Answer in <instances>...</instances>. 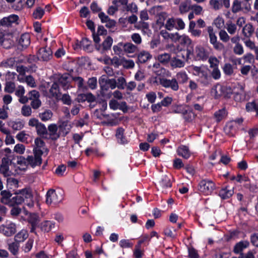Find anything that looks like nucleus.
<instances>
[{
  "instance_id": "1",
  "label": "nucleus",
  "mask_w": 258,
  "mask_h": 258,
  "mask_svg": "<svg viewBox=\"0 0 258 258\" xmlns=\"http://www.w3.org/2000/svg\"><path fill=\"white\" fill-rule=\"evenodd\" d=\"M189 71L198 77V81L204 86L209 85L212 81L208 68L203 65L196 66L191 65L189 67Z\"/></svg>"
},
{
  "instance_id": "2",
  "label": "nucleus",
  "mask_w": 258,
  "mask_h": 258,
  "mask_svg": "<svg viewBox=\"0 0 258 258\" xmlns=\"http://www.w3.org/2000/svg\"><path fill=\"white\" fill-rule=\"evenodd\" d=\"M215 187V184L213 181L207 179L201 180L198 184L199 192L206 196L211 195Z\"/></svg>"
},
{
  "instance_id": "3",
  "label": "nucleus",
  "mask_w": 258,
  "mask_h": 258,
  "mask_svg": "<svg viewBox=\"0 0 258 258\" xmlns=\"http://www.w3.org/2000/svg\"><path fill=\"white\" fill-rule=\"evenodd\" d=\"M232 93L230 88L217 84L213 86L211 91V95L215 98H218L220 96H227Z\"/></svg>"
},
{
  "instance_id": "4",
  "label": "nucleus",
  "mask_w": 258,
  "mask_h": 258,
  "mask_svg": "<svg viewBox=\"0 0 258 258\" xmlns=\"http://www.w3.org/2000/svg\"><path fill=\"white\" fill-rule=\"evenodd\" d=\"M46 203L48 205L57 204L63 199L62 194L60 191H56L53 189H49L46 195Z\"/></svg>"
},
{
  "instance_id": "5",
  "label": "nucleus",
  "mask_w": 258,
  "mask_h": 258,
  "mask_svg": "<svg viewBox=\"0 0 258 258\" xmlns=\"http://www.w3.org/2000/svg\"><path fill=\"white\" fill-rule=\"evenodd\" d=\"M207 32L209 34L210 42L213 47L217 50L222 51L224 49V45L222 43L218 41L217 37L212 26L207 27Z\"/></svg>"
},
{
  "instance_id": "6",
  "label": "nucleus",
  "mask_w": 258,
  "mask_h": 258,
  "mask_svg": "<svg viewBox=\"0 0 258 258\" xmlns=\"http://www.w3.org/2000/svg\"><path fill=\"white\" fill-rule=\"evenodd\" d=\"M42 152L40 150H36L34 154L27 157L28 165L34 168L36 166H40L42 163L41 155Z\"/></svg>"
},
{
  "instance_id": "7",
  "label": "nucleus",
  "mask_w": 258,
  "mask_h": 258,
  "mask_svg": "<svg viewBox=\"0 0 258 258\" xmlns=\"http://www.w3.org/2000/svg\"><path fill=\"white\" fill-rule=\"evenodd\" d=\"M160 84L166 88H170L174 91H176L179 89V85L177 81L175 78L171 80L164 78H159Z\"/></svg>"
},
{
  "instance_id": "8",
  "label": "nucleus",
  "mask_w": 258,
  "mask_h": 258,
  "mask_svg": "<svg viewBox=\"0 0 258 258\" xmlns=\"http://www.w3.org/2000/svg\"><path fill=\"white\" fill-rule=\"evenodd\" d=\"M17 192L23 200V203L25 202L26 204L30 208L33 207L34 202L32 200V195L30 190L24 188L17 190Z\"/></svg>"
},
{
  "instance_id": "9",
  "label": "nucleus",
  "mask_w": 258,
  "mask_h": 258,
  "mask_svg": "<svg viewBox=\"0 0 258 258\" xmlns=\"http://www.w3.org/2000/svg\"><path fill=\"white\" fill-rule=\"evenodd\" d=\"M11 163L8 157H4L0 165V173L5 177H9L12 174L9 166Z\"/></svg>"
},
{
  "instance_id": "10",
  "label": "nucleus",
  "mask_w": 258,
  "mask_h": 258,
  "mask_svg": "<svg viewBox=\"0 0 258 258\" xmlns=\"http://www.w3.org/2000/svg\"><path fill=\"white\" fill-rule=\"evenodd\" d=\"M52 52L49 47H43L39 50L38 58L42 61H47L52 57Z\"/></svg>"
},
{
  "instance_id": "11",
  "label": "nucleus",
  "mask_w": 258,
  "mask_h": 258,
  "mask_svg": "<svg viewBox=\"0 0 258 258\" xmlns=\"http://www.w3.org/2000/svg\"><path fill=\"white\" fill-rule=\"evenodd\" d=\"M158 188L162 192L171 186L170 178L166 175H162L160 178L158 183Z\"/></svg>"
},
{
  "instance_id": "12",
  "label": "nucleus",
  "mask_w": 258,
  "mask_h": 258,
  "mask_svg": "<svg viewBox=\"0 0 258 258\" xmlns=\"http://www.w3.org/2000/svg\"><path fill=\"white\" fill-rule=\"evenodd\" d=\"M29 166L26 158L20 156L18 158L17 161L16 169L18 173H21V171H25Z\"/></svg>"
},
{
  "instance_id": "13",
  "label": "nucleus",
  "mask_w": 258,
  "mask_h": 258,
  "mask_svg": "<svg viewBox=\"0 0 258 258\" xmlns=\"http://www.w3.org/2000/svg\"><path fill=\"white\" fill-rule=\"evenodd\" d=\"M73 77L71 75L69 74H63L59 78L58 82L64 90H67L69 89Z\"/></svg>"
},
{
  "instance_id": "14",
  "label": "nucleus",
  "mask_w": 258,
  "mask_h": 258,
  "mask_svg": "<svg viewBox=\"0 0 258 258\" xmlns=\"http://www.w3.org/2000/svg\"><path fill=\"white\" fill-rule=\"evenodd\" d=\"M23 213L25 217L23 218V220H27L30 224L32 226H34L38 224V216L35 214H29L28 212L26 211L24 208L23 209Z\"/></svg>"
},
{
  "instance_id": "15",
  "label": "nucleus",
  "mask_w": 258,
  "mask_h": 258,
  "mask_svg": "<svg viewBox=\"0 0 258 258\" xmlns=\"http://www.w3.org/2000/svg\"><path fill=\"white\" fill-rule=\"evenodd\" d=\"M59 128L56 124L52 123L48 126V131L49 135L52 140H56L60 136V131H58Z\"/></svg>"
},
{
  "instance_id": "16",
  "label": "nucleus",
  "mask_w": 258,
  "mask_h": 258,
  "mask_svg": "<svg viewBox=\"0 0 258 258\" xmlns=\"http://www.w3.org/2000/svg\"><path fill=\"white\" fill-rule=\"evenodd\" d=\"M138 51V47L136 45L131 42L124 43V51L125 54H134Z\"/></svg>"
},
{
  "instance_id": "17",
  "label": "nucleus",
  "mask_w": 258,
  "mask_h": 258,
  "mask_svg": "<svg viewBox=\"0 0 258 258\" xmlns=\"http://www.w3.org/2000/svg\"><path fill=\"white\" fill-rule=\"evenodd\" d=\"M19 19V17L16 15H11L7 17H5L0 20L2 26H8L12 23L16 22Z\"/></svg>"
},
{
  "instance_id": "18",
  "label": "nucleus",
  "mask_w": 258,
  "mask_h": 258,
  "mask_svg": "<svg viewBox=\"0 0 258 258\" xmlns=\"http://www.w3.org/2000/svg\"><path fill=\"white\" fill-rule=\"evenodd\" d=\"M237 126L235 125V122L230 121L228 122L224 128L226 134L230 136H233L235 133Z\"/></svg>"
},
{
  "instance_id": "19",
  "label": "nucleus",
  "mask_w": 258,
  "mask_h": 258,
  "mask_svg": "<svg viewBox=\"0 0 258 258\" xmlns=\"http://www.w3.org/2000/svg\"><path fill=\"white\" fill-rule=\"evenodd\" d=\"M17 79L21 83L26 82L27 85L31 88H35L36 87L35 81L31 76H27L25 78L17 76Z\"/></svg>"
},
{
  "instance_id": "20",
  "label": "nucleus",
  "mask_w": 258,
  "mask_h": 258,
  "mask_svg": "<svg viewBox=\"0 0 258 258\" xmlns=\"http://www.w3.org/2000/svg\"><path fill=\"white\" fill-rule=\"evenodd\" d=\"M124 130L122 127H119L116 130L115 136L117 139V142L120 144H125L127 143V141L124 136Z\"/></svg>"
},
{
  "instance_id": "21",
  "label": "nucleus",
  "mask_w": 258,
  "mask_h": 258,
  "mask_svg": "<svg viewBox=\"0 0 258 258\" xmlns=\"http://www.w3.org/2000/svg\"><path fill=\"white\" fill-rule=\"evenodd\" d=\"M58 127L60 133L66 136L70 131L72 125L68 121H63L59 123Z\"/></svg>"
},
{
  "instance_id": "22",
  "label": "nucleus",
  "mask_w": 258,
  "mask_h": 258,
  "mask_svg": "<svg viewBox=\"0 0 258 258\" xmlns=\"http://www.w3.org/2000/svg\"><path fill=\"white\" fill-rule=\"evenodd\" d=\"M178 155L182 157L184 159H188L190 156V152L188 148L184 145H181L179 147L177 150Z\"/></svg>"
},
{
  "instance_id": "23",
  "label": "nucleus",
  "mask_w": 258,
  "mask_h": 258,
  "mask_svg": "<svg viewBox=\"0 0 258 258\" xmlns=\"http://www.w3.org/2000/svg\"><path fill=\"white\" fill-rule=\"evenodd\" d=\"M254 28L250 23L245 24L242 29V33L246 38H249L254 32Z\"/></svg>"
},
{
  "instance_id": "24",
  "label": "nucleus",
  "mask_w": 258,
  "mask_h": 258,
  "mask_svg": "<svg viewBox=\"0 0 258 258\" xmlns=\"http://www.w3.org/2000/svg\"><path fill=\"white\" fill-rule=\"evenodd\" d=\"M234 194L233 188L226 187L222 188L219 192V196L222 199H227L230 198Z\"/></svg>"
},
{
  "instance_id": "25",
  "label": "nucleus",
  "mask_w": 258,
  "mask_h": 258,
  "mask_svg": "<svg viewBox=\"0 0 258 258\" xmlns=\"http://www.w3.org/2000/svg\"><path fill=\"white\" fill-rule=\"evenodd\" d=\"M225 28L227 32L230 35H234L237 32V27L236 25L231 21H228L226 22Z\"/></svg>"
},
{
  "instance_id": "26",
  "label": "nucleus",
  "mask_w": 258,
  "mask_h": 258,
  "mask_svg": "<svg viewBox=\"0 0 258 258\" xmlns=\"http://www.w3.org/2000/svg\"><path fill=\"white\" fill-rule=\"evenodd\" d=\"M1 202L6 205L10 206V202L11 201L12 194L8 191L3 190L1 193Z\"/></svg>"
},
{
  "instance_id": "27",
  "label": "nucleus",
  "mask_w": 258,
  "mask_h": 258,
  "mask_svg": "<svg viewBox=\"0 0 258 258\" xmlns=\"http://www.w3.org/2000/svg\"><path fill=\"white\" fill-rule=\"evenodd\" d=\"M195 53L199 59H206L208 57V54L204 48L200 46L196 47Z\"/></svg>"
},
{
  "instance_id": "28",
  "label": "nucleus",
  "mask_w": 258,
  "mask_h": 258,
  "mask_svg": "<svg viewBox=\"0 0 258 258\" xmlns=\"http://www.w3.org/2000/svg\"><path fill=\"white\" fill-rule=\"evenodd\" d=\"M152 58V55L145 50L141 51L138 55V61L140 63H145Z\"/></svg>"
},
{
  "instance_id": "29",
  "label": "nucleus",
  "mask_w": 258,
  "mask_h": 258,
  "mask_svg": "<svg viewBox=\"0 0 258 258\" xmlns=\"http://www.w3.org/2000/svg\"><path fill=\"white\" fill-rule=\"evenodd\" d=\"M54 218L57 222L53 221H46L44 226H52L60 224L63 220L62 216L58 213H56L54 215Z\"/></svg>"
},
{
  "instance_id": "30",
  "label": "nucleus",
  "mask_w": 258,
  "mask_h": 258,
  "mask_svg": "<svg viewBox=\"0 0 258 258\" xmlns=\"http://www.w3.org/2000/svg\"><path fill=\"white\" fill-rule=\"evenodd\" d=\"M19 43L23 47H27L30 44V35L28 33L22 34L19 39Z\"/></svg>"
},
{
  "instance_id": "31",
  "label": "nucleus",
  "mask_w": 258,
  "mask_h": 258,
  "mask_svg": "<svg viewBox=\"0 0 258 258\" xmlns=\"http://www.w3.org/2000/svg\"><path fill=\"white\" fill-rule=\"evenodd\" d=\"M249 243L247 241H242L236 243L234 248V252L236 253L241 252L244 248L247 247Z\"/></svg>"
},
{
  "instance_id": "32",
  "label": "nucleus",
  "mask_w": 258,
  "mask_h": 258,
  "mask_svg": "<svg viewBox=\"0 0 258 258\" xmlns=\"http://www.w3.org/2000/svg\"><path fill=\"white\" fill-rule=\"evenodd\" d=\"M143 240H139L138 244L135 246L134 255L136 258H141L144 254V250L141 248V244Z\"/></svg>"
},
{
  "instance_id": "33",
  "label": "nucleus",
  "mask_w": 258,
  "mask_h": 258,
  "mask_svg": "<svg viewBox=\"0 0 258 258\" xmlns=\"http://www.w3.org/2000/svg\"><path fill=\"white\" fill-rule=\"evenodd\" d=\"M0 232L6 236H11L16 232L15 227H0Z\"/></svg>"
},
{
  "instance_id": "34",
  "label": "nucleus",
  "mask_w": 258,
  "mask_h": 258,
  "mask_svg": "<svg viewBox=\"0 0 258 258\" xmlns=\"http://www.w3.org/2000/svg\"><path fill=\"white\" fill-rule=\"evenodd\" d=\"M170 65L173 68H182L183 67L185 63L184 60H182L178 57H172L170 62Z\"/></svg>"
},
{
  "instance_id": "35",
  "label": "nucleus",
  "mask_w": 258,
  "mask_h": 258,
  "mask_svg": "<svg viewBox=\"0 0 258 258\" xmlns=\"http://www.w3.org/2000/svg\"><path fill=\"white\" fill-rule=\"evenodd\" d=\"M23 203V200L20 195H18L17 191L15 193V196L11 198L10 202V206H14L21 205Z\"/></svg>"
},
{
  "instance_id": "36",
  "label": "nucleus",
  "mask_w": 258,
  "mask_h": 258,
  "mask_svg": "<svg viewBox=\"0 0 258 258\" xmlns=\"http://www.w3.org/2000/svg\"><path fill=\"white\" fill-rule=\"evenodd\" d=\"M113 50L114 53L117 55H121L124 54V43L119 42L113 46Z\"/></svg>"
},
{
  "instance_id": "37",
  "label": "nucleus",
  "mask_w": 258,
  "mask_h": 258,
  "mask_svg": "<svg viewBox=\"0 0 258 258\" xmlns=\"http://www.w3.org/2000/svg\"><path fill=\"white\" fill-rule=\"evenodd\" d=\"M53 113L50 110L46 109L43 112L39 114V117L43 121H46L50 120L52 117Z\"/></svg>"
},
{
  "instance_id": "38",
  "label": "nucleus",
  "mask_w": 258,
  "mask_h": 258,
  "mask_svg": "<svg viewBox=\"0 0 258 258\" xmlns=\"http://www.w3.org/2000/svg\"><path fill=\"white\" fill-rule=\"evenodd\" d=\"M168 15L166 13L162 12L158 14L157 16L156 23L159 28L164 25V21L167 18Z\"/></svg>"
},
{
  "instance_id": "39",
  "label": "nucleus",
  "mask_w": 258,
  "mask_h": 258,
  "mask_svg": "<svg viewBox=\"0 0 258 258\" xmlns=\"http://www.w3.org/2000/svg\"><path fill=\"white\" fill-rule=\"evenodd\" d=\"M9 125L14 130L19 131L23 128L24 123L20 120L10 121Z\"/></svg>"
},
{
  "instance_id": "40",
  "label": "nucleus",
  "mask_w": 258,
  "mask_h": 258,
  "mask_svg": "<svg viewBox=\"0 0 258 258\" xmlns=\"http://www.w3.org/2000/svg\"><path fill=\"white\" fill-rule=\"evenodd\" d=\"M225 24V21L222 16H218L213 21V24L218 29H222Z\"/></svg>"
},
{
  "instance_id": "41",
  "label": "nucleus",
  "mask_w": 258,
  "mask_h": 258,
  "mask_svg": "<svg viewBox=\"0 0 258 258\" xmlns=\"http://www.w3.org/2000/svg\"><path fill=\"white\" fill-rule=\"evenodd\" d=\"M226 111L225 109H220L214 113V118L217 122L222 120L226 116Z\"/></svg>"
},
{
  "instance_id": "42",
  "label": "nucleus",
  "mask_w": 258,
  "mask_h": 258,
  "mask_svg": "<svg viewBox=\"0 0 258 258\" xmlns=\"http://www.w3.org/2000/svg\"><path fill=\"white\" fill-rule=\"evenodd\" d=\"M190 10V3L188 1H184L181 3L179 7V10L181 14H183L188 12Z\"/></svg>"
},
{
  "instance_id": "43",
  "label": "nucleus",
  "mask_w": 258,
  "mask_h": 258,
  "mask_svg": "<svg viewBox=\"0 0 258 258\" xmlns=\"http://www.w3.org/2000/svg\"><path fill=\"white\" fill-rule=\"evenodd\" d=\"M179 42L181 45L188 46L192 44V40L188 36L186 35V34H183L180 36Z\"/></svg>"
},
{
  "instance_id": "44",
  "label": "nucleus",
  "mask_w": 258,
  "mask_h": 258,
  "mask_svg": "<svg viewBox=\"0 0 258 258\" xmlns=\"http://www.w3.org/2000/svg\"><path fill=\"white\" fill-rule=\"evenodd\" d=\"M170 55L168 53H164L157 56L156 59L162 63H167L170 59Z\"/></svg>"
},
{
  "instance_id": "45",
  "label": "nucleus",
  "mask_w": 258,
  "mask_h": 258,
  "mask_svg": "<svg viewBox=\"0 0 258 258\" xmlns=\"http://www.w3.org/2000/svg\"><path fill=\"white\" fill-rule=\"evenodd\" d=\"M219 36L221 41L226 43L230 40V35L225 30L221 29L219 32Z\"/></svg>"
},
{
  "instance_id": "46",
  "label": "nucleus",
  "mask_w": 258,
  "mask_h": 258,
  "mask_svg": "<svg viewBox=\"0 0 258 258\" xmlns=\"http://www.w3.org/2000/svg\"><path fill=\"white\" fill-rule=\"evenodd\" d=\"M242 10H244L243 7H241V2L238 0H234L232 6V12L233 13H236Z\"/></svg>"
},
{
  "instance_id": "47",
  "label": "nucleus",
  "mask_w": 258,
  "mask_h": 258,
  "mask_svg": "<svg viewBox=\"0 0 258 258\" xmlns=\"http://www.w3.org/2000/svg\"><path fill=\"white\" fill-rule=\"evenodd\" d=\"M175 19L168 18L164 24L165 28L169 31L172 30L175 27Z\"/></svg>"
},
{
  "instance_id": "48",
  "label": "nucleus",
  "mask_w": 258,
  "mask_h": 258,
  "mask_svg": "<svg viewBox=\"0 0 258 258\" xmlns=\"http://www.w3.org/2000/svg\"><path fill=\"white\" fill-rule=\"evenodd\" d=\"M176 80L180 83H184L188 80V76L185 72H180L176 74Z\"/></svg>"
},
{
  "instance_id": "49",
  "label": "nucleus",
  "mask_w": 258,
  "mask_h": 258,
  "mask_svg": "<svg viewBox=\"0 0 258 258\" xmlns=\"http://www.w3.org/2000/svg\"><path fill=\"white\" fill-rule=\"evenodd\" d=\"M15 64V61L14 58H11L6 60L3 61L1 63V66L5 68H12Z\"/></svg>"
},
{
  "instance_id": "50",
  "label": "nucleus",
  "mask_w": 258,
  "mask_h": 258,
  "mask_svg": "<svg viewBox=\"0 0 258 258\" xmlns=\"http://www.w3.org/2000/svg\"><path fill=\"white\" fill-rule=\"evenodd\" d=\"M132 40L134 42V44L137 46L140 45L142 42V38L140 34L137 33H133L131 35Z\"/></svg>"
},
{
  "instance_id": "51",
  "label": "nucleus",
  "mask_w": 258,
  "mask_h": 258,
  "mask_svg": "<svg viewBox=\"0 0 258 258\" xmlns=\"http://www.w3.org/2000/svg\"><path fill=\"white\" fill-rule=\"evenodd\" d=\"M121 64L124 68L127 69H133L135 67V62L132 59L123 58L121 59Z\"/></svg>"
},
{
  "instance_id": "52",
  "label": "nucleus",
  "mask_w": 258,
  "mask_h": 258,
  "mask_svg": "<svg viewBox=\"0 0 258 258\" xmlns=\"http://www.w3.org/2000/svg\"><path fill=\"white\" fill-rule=\"evenodd\" d=\"M44 14V10L40 7H37L33 13V17L36 19H40Z\"/></svg>"
},
{
  "instance_id": "53",
  "label": "nucleus",
  "mask_w": 258,
  "mask_h": 258,
  "mask_svg": "<svg viewBox=\"0 0 258 258\" xmlns=\"http://www.w3.org/2000/svg\"><path fill=\"white\" fill-rule=\"evenodd\" d=\"M28 237V234L26 231L22 230L19 232L15 237L16 241L21 242L23 241L24 239H26Z\"/></svg>"
},
{
  "instance_id": "54",
  "label": "nucleus",
  "mask_w": 258,
  "mask_h": 258,
  "mask_svg": "<svg viewBox=\"0 0 258 258\" xmlns=\"http://www.w3.org/2000/svg\"><path fill=\"white\" fill-rule=\"evenodd\" d=\"M16 86L14 82L7 81L5 87V91L9 93H13L15 89Z\"/></svg>"
},
{
  "instance_id": "55",
  "label": "nucleus",
  "mask_w": 258,
  "mask_h": 258,
  "mask_svg": "<svg viewBox=\"0 0 258 258\" xmlns=\"http://www.w3.org/2000/svg\"><path fill=\"white\" fill-rule=\"evenodd\" d=\"M9 109V107L5 105L0 108V119H6L8 117V110Z\"/></svg>"
},
{
  "instance_id": "56",
  "label": "nucleus",
  "mask_w": 258,
  "mask_h": 258,
  "mask_svg": "<svg viewBox=\"0 0 258 258\" xmlns=\"http://www.w3.org/2000/svg\"><path fill=\"white\" fill-rule=\"evenodd\" d=\"M19 244L17 242H12L9 244V250L13 255L17 254L19 250Z\"/></svg>"
},
{
  "instance_id": "57",
  "label": "nucleus",
  "mask_w": 258,
  "mask_h": 258,
  "mask_svg": "<svg viewBox=\"0 0 258 258\" xmlns=\"http://www.w3.org/2000/svg\"><path fill=\"white\" fill-rule=\"evenodd\" d=\"M13 208L12 209H11V214L13 216H17L18 215H19L20 214H21L22 215V217L23 218V216H24V213H23V209L22 210V209H21L20 208L16 206H12Z\"/></svg>"
},
{
  "instance_id": "58",
  "label": "nucleus",
  "mask_w": 258,
  "mask_h": 258,
  "mask_svg": "<svg viewBox=\"0 0 258 258\" xmlns=\"http://www.w3.org/2000/svg\"><path fill=\"white\" fill-rule=\"evenodd\" d=\"M36 130L37 134L39 135H44L47 134V129L45 125L41 122L36 126Z\"/></svg>"
},
{
  "instance_id": "59",
  "label": "nucleus",
  "mask_w": 258,
  "mask_h": 258,
  "mask_svg": "<svg viewBox=\"0 0 258 258\" xmlns=\"http://www.w3.org/2000/svg\"><path fill=\"white\" fill-rule=\"evenodd\" d=\"M113 43V39L108 36L103 41L102 45L104 49L107 50L110 48Z\"/></svg>"
},
{
  "instance_id": "60",
  "label": "nucleus",
  "mask_w": 258,
  "mask_h": 258,
  "mask_svg": "<svg viewBox=\"0 0 258 258\" xmlns=\"http://www.w3.org/2000/svg\"><path fill=\"white\" fill-rule=\"evenodd\" d=\"M175 24H176V25L175 28L176 30H183L185 28V24L182 19L179 18H176L175 19Z\"/></svg>"
},
{
  "instance_id": "61",
  "label": "nucleus",
  "mask_w": 258,
  "mask_h": 258,
  "mask_svg": "<svg viewBox=\"0 0 258 258\" xmlns=\"http://www.w3.org/2000/svg\"><path fill=\"white\" fill-rule=\"evenodd\" d=\"M25 151V147L21 144L16 145L14 148V151L19 154H23Z\"/></svg>"
},
{
  "instance_id": "62",
  "label": "nucleus",
  "mask_w": 258,
  "mask_h": 258,
  "mask_svg": "<svg viewBox=\"0 0 258 258\" xmlns=\"http://www.w3.org/2000/svg\"><path fill=\"white\" fill-rule=\"evenodd\" d=\"M16 70L17 72L19 73V75L18 76H20L22 77H24L26 73L28 71V68L22 65L17 66Z\"/></svg>"
},
{
  "instance_id": "63",
  "label": "nucleus",
  "mask_w": 258,
  "mask_h": 258,
  "mask_svg": "<svg viewBox=\"0 0 258 258\" xmlns=\"http://www.w3.org/2000/svg\"><path fill=\"white\" fill-rule=\"evenodd\" d=\"M21 113L25 116H29L32 113V109L29 106L24 105L22 108Z\"/></svg>"
},
{
  "instance_id": "64",
  "label": "nucleus",
  "mask_w": 258,
  "mask_h": 258,
  "mask_svg": "<svg viewBox=\"0 0 258 258\" xmlns=\"http://www.w3.org/2000/svg\"><path fill=\"white\" fill-rule=\"evenodd\" d=\"M258 106H257L254 102H248L246 104V109L247 111L256 112Z\"/></svg>"
}]
</instances>
